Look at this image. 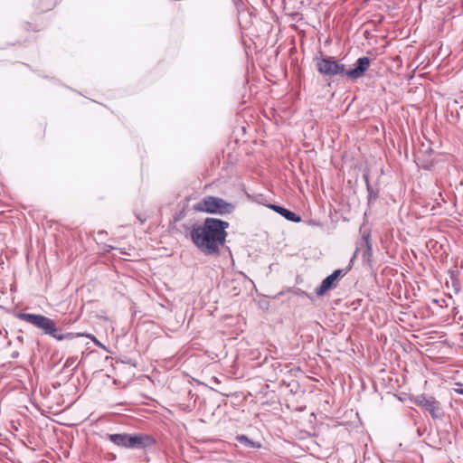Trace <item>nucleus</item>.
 I'll use <instances>...</instances> for the list:
<instances>
[{"label":"nucleus","mask_w":463,"mask_h":463,"mask_svg":"<svg viewBox=\"0 0 463 463\" xmlns=\"http://www.w3.org/2000/svg\"><path fill=\"white\" fill-rule=\"evenodd\" d=\"M228 227V222L208 217L201 224H193L189 229V236L201 252L205 255L218 256L220 247L226 241Z\"/></svg>","instance_id":"nucleus-1"},{"label":"nucleus","mask_w":463,"mask_h":463,"mask_svg":"<svg viewBox=\"0 0 463 463\" xmlns=\"http://www.w3.org/2000/svg\"><path fill=\"white\" fill-rule=\"evenodd\" d=\"M417 403L422 408H424L426 411H428L432 418L436 419L439 417L438 402L433 397H425L421 395L417 399Z\"/></svg>","instance_id":"nucleus-7"},{"label":"nucleus","mask_w":463,"mask_h":463,"mask_svg":"<svg viewBox=\"0 0 463 463\" xmlns=\"http://www.w3.org/2000/svg\"><path fill=\"white\" fill-rule=\"evenodd\" d=\"M456 385L458 386V388L455 389V392L458 394L463 395V383H457Z\"/></svg>","instance_id":"nucleus-12"},{"label":"nucleus","mask_w":463,"mask_h":463,"mask_svg":"<svg viewBox=\"0 0 463 463\" xmlns=\"http://www.w3.org/2000/svg\"><path fill=\"white\" fill-rule=\"evenodd\" d=\"M80 336L89 337V338L92 339L94 342L98 343L96 338L90 334L74 333V332H68L65 334H61V333H59L58 330L56 331V334L54 335L53 338L58 341H61V340H73V339L80 337Z\"/></svg>","instance_id":"nucleus-9"},{"label":"nucleus","mask_w":463,"mask_h":463,"mask_svg":"<svg viewBox=\"0 0 463 463\" xmlns=\"http://www.w3.org/2000/svg\"><path fill=\"white\" fill-rule=\"evenodd\" d=\"M75 360H76V359H75L74 357H70V358H68V359L66 360L65 364H64V366H65V367H70V366H71V365L74 364Z\"/></svg>","instance_id":"nucleus-13"},{"label":"nucleus","mask_w":463,"mask_h":463,"mask_svg":"<svg viewBox=\"0 0 463 463\" xmlns=\"http://www.w3.org/2000/svg\"><path fill=\"white\" fill-rule=\"evenodd\" d=\"M194 209L201 213L223 215L232 213L235 206L233 203H228L222 198L208 195L197 203L194 206Z\"/></svg>","instance_id":"nucleus-4"},{"label":"nucleus","mask_w":463,"mask_h":463,"mask_svg":"<svg viewBox=\"0 0 463 463\" xmlns=\"http://www.w3.org/2000/svg\"><path fill=\"white\" fill-rule=\"evenodd\" d=\"M350 269L351 267H348L345 269H335L332 274L324 279L321 285L315 290L317 296L322 297L328 290L335 288L338 285V279L345 276L350 270Z\"/></svg>","instance_id":"nucleus-6"},{"label":"nucleus","mask_w":463,"mask_h":463,"mask_svg":"<svg viewBox=\"0 0 463 463\" xmlns=\"http://www.w3.org/2000/svg\"><path fill=\"white\" fill-rule=\"evenodd\" d=\"M107 439L113 444L125 448V449H142L147 447H151L155 444V439L149 435L143 433L128 434V433H118V434H108Z\"/></svg>","instance_id":"nucleus-3"},{"label":"nucleus","mask_w":463,"mask_h":463,"mask_svg":"<svg viewBox=\"0 0 463 463\" xmlns=\"http://www.w3.org/2000/svg\"><path fill=\"white\" fill-rule=\"evenodd\" d=\"M16 317L24 322H27L38 329L42 330L43 334L48 335L52 337L54 336L57 331L55 322L40 314H30V313H18Z\"/></svg>","instance_id":"nucleus-5"},{"label":"nucleus","mask_w":463,"mask_h":463,"mask_svg":"<svg viewBox=\"0 0 463 463\" xmlns=\"http://www.w3.org/2000/svg\"><path fill=\"white\" fill-rule=\"evenodd\" d=\"M315 62L317 71L324 76H346L353 80L363 77L371 64L370 59L366 56L358 58L354 67L350 70H347L345 64L338 62L332 56L317 57Z\"/></svg>","instance_id":"nucleus-2"},{"label":"nucleus","mask_w":463,"mask_h":463,"mask_svg":"<svg viewBox=\"0 0 463 463\" xmlns=\"http://www.w3.org/2000/svg\"><path fill=\"white\" fill-rule=\"evenodd\" d=\"M236 439L239 443L244 445L247 448H260V444L254 442L245 435H238Z\"/></svg>","instance_id":"nucleus-10"},{"label":"nucleus","mask_w":463,"mask_h":463,"mask_svg":"<svg viewBox=\"0 0 463 463\" xmlns=\"http://www.w3.org/2000/svg\"><path fill=\"white\" fill-rule=\"evenodd\" d=\"M366 245H367V249L364 253V258L369 260V258L372 256V247H371V244H370L368 239L366 240Z\"/></svg>","instance_id":"nucleus-11"},{"label":"nucleus","mask_w":463,"mask_h":463,"mask_svg":"<svg viewBox=\"0 0 463 463\" xmlns=\"http://www.w3.org/2000/svg\"><path fill=\"white\" fill-rule=\"evenodd\" d=\"M367 189H368V192H369V201H371L372 189H371L369 184H367Z\"/></svg>","instance_id":"nucleus-14"},{"label":"nucleus","mask_w":463,"mask_h":463,"mask_svg":"<svg viewBox=\"0 0 463 463\" xmlns=\"http://www.w3.org/2000/svg\"><path fill=\"white\" fill-rule=\"evenodd\" d=\"M269 208L274 210L276 213H279L281 216H283L286 220L293 222H299L301 221L300 216L297 215L295 213L276 204H269Z\"/></svg>","instance_id":"nucleus-8"},{"label":"nucleus","mask_w":463,"mask_h":463,"mask_svg":"<svg viewBox=\"0 0 463 463\" xmlns=\"http://www.w3.org/2000/svg\"><path fill=\"white\" fill-rule=\"evenodd\" d=\"M373 196V198H375V197H376V194H373V193H372L371 198H372Z\"/></svg>","instance_id":"nucleus-15"}]
</instances>
